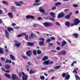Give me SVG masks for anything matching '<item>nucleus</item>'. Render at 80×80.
<instances>
[{
	"label": "nucleus",
	"instance_id": "obj_1",
	"mask_svg": "<svg viewBox=\"0 0 80 80\" xmlns=\"http://www.w3.org/2000/svg\"><path fill=\"white\" fill-rule=\"evenodd\" d=\"M50 15L52 18H50V17H48V18L49 20H51V21H52V22H55V19L54 18L56 17L55 13L51 12L50 13Z\"/></svg>",
	"mask_w": 80,
	"mask_h": 80
},
{
	"label": "nucleus",
	"instance_id": "obj_2",
	"mask_svg": "<svg viewBox=\"0 0 80 80\" xmlns=\"http://www.w3.org/2000/svg\"><path fill=\"white\" fill-rule=\"evenodd\" d=\"M11 79L12 80H20V78L15 74L12 75Z\"/></svg>",
	"mask_w": 80,
	"mask_h": 80
},
{
	"label": "nucleus",
	"instance_id": "obj_3",
	"mask_svg": "<svg viewBox=\"0 0 80 80\" xmlns=\"http://www.w3.org/2000/svg\"><path fill=\"white\" fill-rule=\"evenodd\" d=\"M22 73L23 75L22 78V80H27L28 79V75L27 74L25 75V73L23 72H22Z\"/></svg>",
	"mask_w": 80,
	"mask_h": 80
},
{
	"label": "nucleus",
	"instance_id": "obj_4",
	"mask_svg": "<svg viewBox=\"0 0 80 80\" xmlns=\"http://www.w3.org/2000/svg\"><path fill=\"white\" fill-rule=\"evenodd\" d=\"M14 3L15 4H16V5L18 7L19 6H22L21 4H24L23 2L21 1L18 2L17 1H15Z\"/></svg>",
	"mask_w": 80,
	"mask_h": 80
},
{
	"label": "nucleus",
	"instance_id": "obj_5",
	"mask_svg": "<svg viewBox=\"0 0 80 80\" xmlns=\"http://www.w3.org/2000/svg\"><path fill=\"white\" fill-rule=\"evenodd\" d=\"M43 25L44 26H45V27H48L52 26V25H53V23L48 22H45L43 23Z\"/></svg>",
	"mask_w": 80,
	"mask_h": 80
},
{
	"label": "nucleus",
	"instance_id": "obj_6",
	"mask_svg": "<svg viewBox=\"0 0 80 80\" xmlns=\"http://www.w3.org/2000/svg\"><path fill=\"white\" fill-rule=\"evenodd\" d=\"M80 19H78L75 18V19L74 20V23L75 25H78V24L80 23Z\"/></svg>",
	"mask_w": 80,
	"mask_h": 80
},
{
	"label": "nucleus",
	"instance_id": "obj_7",
	"mask_svg": "<svg viewBox=\"0 0 80 80\" xmlns=\"http://www.w3.org/2000/svg\"><path fill=\"white\" fill-rule=\"evenodd\" d=\"M62 13H60L58 16V18H63L64 16H65V13H63V12H62Z\"/></svg>",
	"mask_w": 80,
	"mask_h": 80
},
{
	"label": "nucleus",
	"instance_id": "obj_8",
	"mask_svg": "<svg viewBox=\"0 0 80 80\" xmlns=\"http://www.w3.org/2000/svg\"><path fill=\"white\" fill-rule=\"evenodd\" d=\"M5 33L6 35V37L8 39H10V38H9L10 34H9L8 32L7 29L5 30Z\"/></svg>",
	"mask_w": 80,
	"mask_h": 80
},
{
	"label": "nucleus",
	"instance_id": "obj_9",
	"mask_svg": "<svg viewBox=\"0 0 80 80\" xmlns=\"http://www.w3.org/2000/svg\"><path fill=\"white\" fill-rule=\"evenodd\" d=\"M26 55L28 57H30L32 56V51L30 50H28L26 52Z\"/></svg>",
	"mask_w": 80,
	"mask_h": 80
},
{
	"label": "nucleus",
	"instance_id": "obj_10",
	"mask_svg": "<svg viewBox=\"0 0 80 80\" xmlns=\"http://www.w3.org/2000/svg\"><path fill=\"white\" fill-rule=\"evenodd\" d=\"M34 37H37V36L35 35V34L31 33V36H29V38H30V39H33Z\"/></svg>",
	"mask_w": 80,
	"mask_h": 80
},
{
	"label": "nucleus",
	"instance_id": "obj_11",
	"mask_svg": "<svg viewBox=\"0 0 80 80\" xmlns=\"http://www.w3.org/2000/svg\"><path fill=\"white\" fill-rule=\"evenodd\" d=\"M26 18L27 19H28L29 18H31L32 19H34V18H35V17L32 15H28L26 16Z\"/></svg>",
	"mask_w": 80,
	"mask_h": 80
},
{
	"label": "nucleus",
	"instance_id": "obj_12",
	"mask_svg": "<svg viewBox=\"0 0 80 80\" xmlns=\"http://www.w3.org/2000/svg\"><path fill=\"white\" fill-rule=\"evenodd\" d=\"M27 45L28 46H29V47H33L34 46V43L28 42Z\"/></svg>",
	"mask_w": 80,
	"mask_h": 80
},
{
	"label": "nucleus",
	"instance_id": "obj_13",
	"mask_svg": "<svg viewBox=\"0 0 80 80\" xmlns=\"http://www.w3.org/2000/svg\"><path fill=\"white\" fill-rule=\"evenodd\" d=\"M72 15V12L69 13L68 15H67L65 16V18H66V19H69V18H70V17Z\"/></svg>",
	"mask_w": 80,
	"mask_h": 80
},
{
	"label": "nucleus",
	"instance_id": "obj_14",
	"mask_svg": "<svg viewBox=\"0 0 80 80\" xmlns=\"http://www.w3.org/2000/svg\"><path fill=\"white\" fill-rule=\"evenodd\" d=\"M9 57H10L11 59V60H14V61L15 60H16L15 57L13 55H12V54H10Z\"/></svg>",
	"mask_w": 80,
	"mask_h": 80
},
{
	"label": "nucleus",
	"instance_id": "obj_15",
	"mask_svg": "<svg viewBox=\"0 0 80 80\" xmlns=\"http://www.w3.org/2000/svg\"><path fill=\"white\" fill-rule=\"evenodd\" d=\"M66 26H67V27H70V23L69 22L67 21L65 22Z\"/></svg>",
	"mask_w": 80,
	"mask_h": 80
},
{
	"label": "nucleus",
	"instance_id": "obj_16",
	"mask_svg": "<svg viewBox=\"0 0 80 80\" xmlns=\"http://www.w3.org/2000/svg\"><path fill=\"white\" fill-rule=\"evenodd\" d=\"M62 45L61 47H64L65 45L67 44V42L65 41H63L62 42H61Z\"/></svg>",
	"mask_w": 80,
	"mask_h": 80
},
{
	"label": "nucleus",
	"instance_id": "obj_17",
	"mask_svg": "<svg viewBox=\"0 0 80 80\" xmlns=\"http://www.w3.org/2000/svg\"><path fill=\"white\" fill-rule=\"evenodd\" d=\"M0 54H4L3 49L1 47H0Z\"/></svg>",
	"mask_w": 80,
	"mask_h": 80
},
{
	"label": "nucleus",
	"instance_id": "obj_18",
	"mask_svg": "<svg viewBox=\"0 0 80 80\" xmlns=\"http://www.w3.org/2000/svg\"><path fill=\"white\" fill-rule=\"evenodd\" d=\"M8 16H9V17L11 18H13V14L11 12L8 13Z\"/></svg>",
	"mask_w": 80,
	"mask_h": 80
},
{
	"label": "nucleus",
	"instance_id": "obj_19",
	"mask_svg": "<svg viewBox=\"0 0 80 80\" xmlns=\"http://www.w3.org/2000/svg\"><path fill=\"white\" fill-rule=\"evenodd\" d=\"M12 63V61L10 60H8V59H6L5 62H4V63Z\"/></svg>",
	"mask_w": 80,
	"mask_h": 80
},
{
	"label": "nucleus",
	"instance_id": "obj_20",
	"mask_svg": "<svg viewBox=\"0 0 80 80\" xmlns=\"http://www.w3.org/2000/svg\"><path fill=\"white\" fill-rule=\"evenodd\" d=\"M42 4V3L41 2H40L39 3H35L33 4V6H38L39 5H40Z\"/></svg>",
	"mask_w": 80,
	"mask_h": 80
},
{
	"label": "nucleus",
	"instance_id": "obj_21",
	"mask_svg": "<svg viewBox=\"0 0 80 80\" xmlns=\"http://www.w3.org/2000/svg\"><path fill=\"white\" fill-rule=\"evenodd\" d=\"M5 68L6 69V70H9L10 67V66L9 65L7 64L5 65Z\"/></svg>",
	"mask_w": 80,
	"mask_h": 80
},
{
	"label": "nucleus",
	"instance_id": "obj_22",
	"mask_svg": "<svg viewBox=\"0 0 80 80\" xmlns=\"http://www.w3.org/2000/svg\"><path fill=\"white\" fill-rule=\"evenodd\" d=\"M43 64L47 65H49V60H47L44 62Z\"/></svg>",
	"mask_w": 80,
	"mask_h": 80
},
{
	"label": "nucleus",
	"instance_id": "obj_23",
	"mask_svg": "<svg viewBox=\"0 0 80 80\" xmlns=\"http://www.w3.org/2000/svg\"><path fill=\"white\" fill-rule=\"evenodd\" d=\"M70 78V76L69 74H67L65 77V79L67 80H69Z\"/></svg>",
	"mask_w": 80,
	"mask_h": 80
},
{
	"label": "nucleus",
	"instance_id": "obj_24",
	"mask_svg": "<svg viewBox=\"0 0 80 80\" xmlns=\"http://www.w3.org/2000/svg\"><path fill=\"white\" fill-rule=\"evenodd\" d=\"M48 57L47 56H45L43 57L42 60H43V61H45V60H48Z\"/></svg>",
	"mask_w": 80,
	"mask_h": 80
},
{
	"label": "nucleus",
	"instance_id": "obj_25",
	"mask_svg": "<svg viewBox=\"0 0 80 80\" xmlns=\"http://www.w3.org/2000/svg\"><path fill=\"white\" fill-rule=\"evenodd\" d=\"M61 67H62V66L61 65L58 66H57L53 67V68L55 69V70H57L58 68H60Z\"/></svg>",
	"mask_w": 80,
	"mask_h": 80
},
{
	"label": "nucleus",
	"instance_id": "obj_26",
	"mask_svg": "<svg viewBox=\"0 0 80 80\" xmlns=\"http://www.w3.org/2000/svg\"><path fill=\"white\" fill-rule=\"evenodd\" d=\"M14 45L17 47H20V45H21V43L18 42V43H15Z\"/></svg>",
	"mask_w": 80,
	"mask_h": 80
},
{
	"label": "nucleus",
	"instance_id": "obj_27",
	"mask_svg": "<svg viewBox=\"0 0 80 80\" xmlns=\"http://www.w3.org/2000/svg\"><path fill=\"white\" fill-rule=\"evenodd\" d=\"M7 30L8 32H10L11 31H12L13 30V29L12 28H7Z\"/></svg>",
	"mask_w": 80,
	"mask_h": 80
},
{
	"label": "nucleus",
	"instance_id": "obj_28",
	"mask_svg": "<svg viewBox=\"0 0 80 80\" xmlns=\"http://www.w3.org/2000/svg\"><path fill=\"white\" fill-rule=\"evenodd\" d=\"M35 71H32L31 69H30L29 71V73L30 74H33L34 73H35Z\"/></svg>",
	"mask_w": 80,
	"mask_h": 80
},
{
	"label": "nucleus",
	"instance_id": "obj_29",
	"mask_svg": "<svg viewBox=\"0 0 80 80\" xmlns=\"http://www.w3.org/2000/svg\"><path fill=\"white\" fill-rule=\"evenodd\" d=\"M72 35L75 38H78V34L76 33H73Z\"/></svg>",
	"mask_w": 80,
	"mask_h": 80
},
{
	"label": "nucleus",
	"instance_id": "obj_30",
	"mask_svg": "<svg viewBox=\"0 0 80 80\" xmlns=\"http://www.w3.org/2000/svg\"><path fill=\"white\" fill-rule=\"evenodd\" d=\"M61 4L62 3L61 2H57L54 4V5L55 6H56V7H57V6H58V5H61Z\"/></svg>",
	"mask_w": 80,
	"mask_h": 80
},
{
	"label": "nucleus",
	"instance_id": "obj_31",
	"mask_svg": "<svg viewBox=\"0 0 80 80\" xmlns=\"http://www.w3.org/2000/svg\"><path fill=\"white\" fill-rule=\"evenodd\" d=\"M4 75H5V76H6V77H7V78H9L11 77V76L10 75V74H9L7 73H5Z\"/></svg>",
	"mask_w": 80,
	"mask_h": 80
},
{
	"label": "nucleus",
	"instance_id": "obj_32",
	"mask_svg": "<svg viewBox=\"0 0 80 80\" xmlns=\"http://www.w3.org/2000/svg\"><path fill=\"white\" fill-rule=\"evenodd\" d=\"M22 57L24 59H25L26 60H28V58L27 56H24L23 55H22Z\"/></svg>",
	"mask_w": 80,
	"mask_h": 80
},
{
	"label": "nucleus",
	"instance_id": "obj_33",
	"mask_svg": "<svg viewBox=\"0 0 80 80\" xmlns=\"http://www.w3.org/2000/svg\"><path fill=\"white\" fill-rule=\"evenodd\" d=\"M39 45L40 46H42V45H44V42L43 41H40L39 42Z\"/></svg>",
	"mask_w": 80,
	"mask_h": 80
},
{
	"label": "nucleus",
	"instance_id": "obj_34",
	"mask_svg": "<svg viewBox=\"0 0 80 80\" xmlns=\"http://www.w3.org/2000/svg\"><path fill=\"white\" fill-rule=\"evenodd\" d=\"M74 76L76 78V80H78V78H79V79H80V77H79V76L77 74H75Z\"/></svg>",
	"mask_w": 80,
	"mask_h": 80
},
{
	"label": "nucleus",
	"instance_id": "obj_35",
	"mask_svg": "<svg viewBox=\"0 0 80 80\" xmlns=\"http://www.w3.org/2000/svg\"><path fill=\"white\" fill-rule=\"evenodd\" d=\"M39 11L41 13H45V10H44L43 9L40 8L39 9Z\"/></svg>",
	"mask_w": 80,
	"mask_h": 80
},
{
	"label": "nucleus",
	"instance_id": "obj_36",
	"mask_svg": "<svg viewBox=\"0 0 80 80\" xmlns=\"http://www.w3.org/2000/svg\"><path fill=\"white\" fill-rule=\"evenodd\" d=\"M32 52L34 55H37V51L36 50H33Z\"/></svg>",
	"mask_w": 80,
	"mask_h": 80
},
{
	"label": "nucleus",
	"instance_id": "obj_37",
	"mask_svg": "<svg viewBox=\"0 0 80 80\" xmlns=\"http://www.w3.org/2000/svg\"><path fill=\"white\" fill-rule=\"evenodd\" d=\"M77 61H73L72 63L71 64V67H73V64H76V63H77Z\"/></svg>",
	"mask_w": 80,
	"mask_h": 80
},
{
	"label": "nucleus",
	"instance_id": "obj_38",
	"mask_svg": "<svg viewBox=\"0 0 80 80\" xmlns=\"http://www.w3.org/2000/svg\"><path fill=\"white\" fill-rule=\"evenodd\" d=\"M66 53L67 52L65 51H63L62 52V55H65Z\"/></svg>",
	"mask_w": 80,
	"mask_h": 80
},
{
	"label": "nucleus",
	"instance_id": "obj_39",
	"mask_svg": "<svg viewBox=\"0 0 80 80\" xmlns=\"http://www.w3.org/2000/svg\"><path fill=\"white\" fill-rule=\"evenodd\" d=\"M57 9V7L55 6H53L51 8L52 10H55Z\"/></svg>",
	"mask_w": 80,
	"mask_h": 80
},
{
	"label": "nucleus",
	"instance_id": "obj_40",
	"mask_svg": "<svg viewBox=\"0 0 80 80\" xmlns=\"http://www.w3.org/2000/svg\"><path fill=\"white\" fill-rule=\"evenodd\" d=\"M1 61H2V62H5V58L3 57H1Z\"/></svg>",
	"mask_w": 80,
	"mask_h": 80
},
{
	"label": "nucleus",
	"instance_id": "obj_41",
	"mask_svg": "<svg viewBox=\"0 0 80 80\" xmlns=\"http://www.w3.org/2000/svg\"><path fill=\"white\" fill-rule=\"evenodd\" d=\"M2 3H3V4H5L6 5H8V3H7V2L5 1H3L2 2Z\"/></svg>",
	"mask_w": 80,
	"mask_h": 80
},
{
	"label": "nucleus",
	"instance_id": "obj_42",
	"mask_svg": "<svg viewBox=\"0 0 80 80\" xmlns=\"http://www.w3.org/2000/svg\"><path fill=\"white\" fill-rule=\"evenodd\" d=\"M39 40H41L42 42H44V41H45V39L42 38H39Z\"/></svg>",
	"mask_w": 80,
	"mask_h": 80
},
{
	"label": "nucleus",
	"instance_id": "obj_43",
	"mask_svg": "<svg viewBox=\"0 0 80 80\" xmlns=\"http://www.w3.org/2000/svg\"><path fill=\"white\" fill-rule=\"evenodd\" d=\"M73 73H76V74H77V69H74L73 71L72 72Z\"/></svg>",
	"mask_w": 80,
	"mask_h": 80
},
{
	"label": "nucleus",
	"instance_id": "obj_44",
	"mask_svg": "<svg viewBox=\"0 0 80 80\" xmlns=\"http://www.w3.org/2000/svg\"><path fill=\"white\" fill-rule=\"evenodd\" d=\"M17 37H18V38L20 37H22V34L21 33L20 34H18V35L16 36Z\"/></svg>",
	"mask_w": 80,
	"mask_h": 80
},
{
	"label": "nucleus",
	"instance_id": "obj_45",
	"mask_svg": "<svg viewBox=\"0 0 80 80\" xmlns=\"http://www.w3.org/2000/svg\"><path fill=\"white\" fill-rule=\"evenodd\" d=\"M11 9L13 11H14L15 10V7L13 6H12L11 7Z\"/></svg>",
	"mask_w": 80,
	"mask_h": 80
},
{
	"label": "nucleus",
	"instance_id": "obj_46",
	"mask_svg": "<svg viewBox=\"0 0 80 80\" xmlns=\"http://www.w3.org/2000/svg\"><path fill=\"white\" fill-rule=\"evenodd\" d=\"M37 53L38 55H39V54H41L42 53V51H40L39 50H37Z\"/></svg>",
	"mask_w": 80,
	"mask_h": 80
},
{
	"label": "nucleus",
	"instance_id": "obj_47",
	"mask_svg": "<svg viewBox=\"0 0 80 80\" xmlns=\"http://www.w3.org/2000/svg\"><path fill=\"white\" fill-rule=\"evenodd\" d=\"M52 41V40L50 39V38H48V40H47L46 41V42H47V43H49L50 42H51Z\"/></svg>",
	"mask_w": 80,
	"mask_h": 80
},
{
	"label": "nucleus",
	"instance_id": "obj_48",
	"mask_svg": "<svg viewBox=\"0 0 80 80\" xmlns=\"http://www.w3.org/2000/svg\"><path fill=\"white\" fill-rule=\"evenodd\" d=\"M15 29H16L17 30H18L19 28H20V27L16 26L14 27Z\"/></svg>",
	"mask_w": 80,
	"mask_h": 80
},
{
	"label": "nucleus",
	"instance_id": "obj_49",
	"mask_svg": "<svg viewBox=\"0 0 80 80\" xmlns=\"http://www.w3.org/2000/svg\"><path fill=\"white\" fill-rule=\"evenodd\" d=\"M40 78H41V79L42 80H44V79H45V77H44V76H42V77L40 76Z\"/></svg>",
	"mask_w": 80,
	"mask_h": 80
},
{
	"label": "nucleus",
	"instance_id": "obj_50",
	"mask_svg": "<svg viewBox=\"0 0 80 80\" xmlns=\"http://www.w3.org/2000/svg\"><path fill=\"white\" fill-rule=\"evenodd\" d=\"M62 76L64 78L66 76V73H63L62 74Z\"/></svg>",
	"mask_w": 80,
	"mask_h": 80
},
{
	"label": "nucleus",
	"instance_id": "obj_51",
	"mask_svg": "<svg viewBox=\"0 0 80 80\" xmlns=\"http://www.w3.org/2000/svg\"><path fill=\"white\" fill-rule=\"evenodd\" d=\"M25 38L26 40H28V35H26L25 36Z\"/></svg>",
	"mask_w": 80,
	"mask_h": 80
},
{
	"label": "nucleus",
	"instance_id": "obj_52",
	"mask_svg": "<svg viewBox=\"0 0 80 80\" xmlns=\"http://www.w3.org/2000/svg\"><path fill=\"white\" fill-rule=\"evenodd\" d=\"M72 6L74 7H75V8H76V7H77L78 6V5L77 4H74L72 5Z\"/></svg>",
	"mask_w": 80,
	"mask_h": 80
},
{
	"label": "nucleus",
	"instance_id": "obj_53",
	"mask_svg": "<svg viewBox=\"0 0 80 80\" xmlns=\"http://www.w3.org/2000/svg\"><path fill=\"white\" fill-rule=\"evenodd\" d=\"M1 69L3 72H5V69L3 68H1Z\"/></svg>",
	"mask_w": 80,
	"mask_h": 80
},
{
	"label": "nucleus",
	"instance_id": "obj_54",
	"mask_svg": "<svg viewBox=\"0 0 80 80\" xmlns=\"http://www.w3.org/2000/svg\"><path fill=\"white\" fill-rule=\"evenodd\" d=\"M53 70H54L51 69L48 71V72H53Z\"/></svg>",
	"mask_w": 80,
	"mask_h": 80
},
{
	"label": "nucleus",
	"instance_id": "obj_55",
	"mask_svg": "<svg viewBox=\"0 0 80 80\" xmlns=\"http://www.w3.org/2000/svg\"><path fill=\"white\" fill-rule=\"evenodd\" d=\"M56 49L57 50H61V48L59 47H57L56 48Z\"/></svg>",
	"mask_w": 80,
	"mask_h": 80
},
{
	"label": "nucleus",
	"instance_id": "obj_56",
	"mask_svg": "<svg viewBox=\"0 0 80 80\" xmlns=\"http://www.w3.org/2000/svg\"><path fill=\"white\" fill-rule=\"evenodd\" d=\"M21 35H22V37H23V36H25V35H26V33L24 32L23 33H21Z\"/></svg>",
	"mask_w": 80,
	"mask_h": 80
},
{
	"label": "nucleus",
	"instance_id": "obj_57",
	"mask_svg": "<svg viewBox=\"0 0 80 80\" xmlns=\"http://www.w3.org/2000/svg\"><path fill=\"white\" fill-rule=\"evenodd\" d=\"M50 38L52 40H54L55 39V38L54 37H51Z\"/></svg>",
	"mask_w": 80,
	"mask_h": 80
},
{
	"label": "nucleus",
	"instance_id": "obj_58",
	"mask_svg": "<svg viewBox=\"0 0 80 80\" xmlns=\"http://www.w3.org/2000/svg\"><path fill=\"white\" fill-rule=\"evenodd\" d=\"M69 10H70V9H65L64 10V11L65 12H68V11H69Z\"/></svg>",
	"mask_w": 80,
	"mask_h": 80
},
{
	"label": "nucleus",
	"instance_id": "obj_59",
	"mask_svg": "<svg viewBox=\"0 0 80 80\" xmlns=\"http://www.w3.org/2000/svg\"><path fill=\"white\" fill-rule=\"evenodd\" d=\"M56 25H59V26H60V23H58V22H56Z\"/></svg>",
	"mask_w": 80,
	"mask_h": 80
},
{
	"label": "nucleus",
	"instance_id": "obj_60",
	"mask_svg": "<svg viewBox=\"0 0 80 80\" xmlns=\"http://www.w3.org/2000/svg\"><path fill=\"white\" fill-rule=\"evenodd\" d=\"M49 65H50L51 64H52V63H53V61H51L50 62V61H49Z\"/></svg>",
	"mask_w": 80,
	"mask_h": 80
},
{
	"label": "nucleus",
	"instance_id": "obj_61",
	"mask_svg": "<svg viewBox=\"0 0 80 80\" xmlns=\"http://www.w3.org/2000/svg\"><path fill=\"white\" fill-rule=\"evenodd\" d=\"M14 42L15 43H18L19 42L18 41L16 40L14 41Z\"/></svg>",
	"mask_w": 80,
	"mask_h": 80
},
{
	"label": "nucleus",
	"instance_id": "obj_62",
	"mask_svg": "<svg viewBox=\"0 0 80 80\" xmlns=\"http://www.w3.org/2000/svg\"><path fill=\"white\" fill-rule=\"evenodd\" d=\"M38 19L39 20H42V18L40 17H39L38 18Z\"/></svg>",
	"mask_w": 80,
	"mask_h": 80
},
{
	"label": "nucleus",
	"instance_id": "obj_63",
	"mask_svg": "<svg viewBox=\"0 0 80 80\" xmlns=\"http://www.w3.org/2000/svg\"><path fill=\"white\" fill-rule=\"evenodd\" d=\"M28 65H29V66H30L31 65H32L31 62H28Z\"/></svg>",
	"mask_w": 80,
	"mask_h": 80
},
{
	"label": "nucleus",
	"instance_id": "obj_64",
	"mask_svg": "<svg viewBox=\"0 0 80 80\" xmlns=\"http://www.w3.org/2000/svg\"><path fill=\"white\" fill-rule=\"evenodd\" d=\"M48 44L49 45H50L51 47H53V43H49Z\"/></svg>",
	"mask_w": 80,
	"mask_h": 80
}]
</instances>
